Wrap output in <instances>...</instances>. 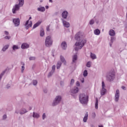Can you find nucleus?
I'll list each match as a JSON object with an SVG mask.
<instances>
[{
	"instance_id": "36",
	"label": "nucleus",
	"mask_w": 127,
	"mask_h": 127,
	"mask_svg": "<svg viewBox=\"0 0 127 127\" xmlns=\"http://www.w3.org/2000/svg\"><path fill=\"white\" fill-rule=\"evenodd\" d=\"M36 59V58L35 57H33V56L30 57L29 58V60H30V61H34Z\"/></svg>"
},
{
	"instance_id": "30",
	"label": "nucleus",
	"mask_w": 127,
	"mask_h": 127,
	"mask_svg": "<svg viewBox=\"0 0 127 127\" xmlns=\"http://www.w3.org/2000/svg\"><path fill=\"white\" fill-rule=\"evenodd\" d=\"M86 66L87 67V68H91V67H92V62H87L86 63Z\"/></svg>"
},
{
	"instance_id": "9",
	"label": "nucleus",
	"mask_w": 127,
	"mask_h": 127,
	"mask_svg": "<svg viewBox=\"0 0 127 127\" xmlns=\"http://www.w3.org/2000/svg\"><path fill=\"white\" fill-rule=\"evenodd\" d=\"M71 95L72 97H75V94L79 93V87L75 86L70 90Z\"/></svg>"
},
{
	"instance_id": "25",
	"label": "nucleus",
	"mask_w": 127,
	"mask_h": 127,
	"mask_svg": "<svg viewBox=\"0 0 127 127\" xmlns=\"http://www.w3.org/2000/svg\"><path fill=\"white\" fill-rule=\"evenodd\" d=\"M90 58L92 59V60H95L97 59V56L96 54L93 53H90Z\"/></svg>"
},
{
	"instance_id": "5",
	"label": "nucleus",
	"mask_w": 127,
	"mask_h": 127,
	"mask_svg": "<svg viewBox=\"0 0 127 127\" xmlns=\"http://www.w3.org/2000/svg\"><path fill=\"white\" fill-rule=\"evenodd\" d=\"M116 74L115 71L112 70L110 71L106 76V79L109 82H113V80H114Z\"/></svg>"
},
{
	"instance_id": "33",
	"label": "nucleus",
	"mask_w": 127,
	"mask_h": 127,
	"mask_svg": "<svg viewBox=\"0 0 127 127\" xmlns=\"http://www.w3.org/2000/svg\"><path fill=\"white\" fill-rule=\"evenodd\" d=\"M33 117L35 119H38V118H39L40 116H39V114H38V113L34 112L33 113Z\"/></svg>"
},
{
	"instance_id": "46",
	"label": "nucleus",
	"mask_w": 127,
	"mask_h": 127,
	"mask_svg": "<svg viewBox=\"0 0 127 127\" xmlns=\"http://www.w3.org/2000/svg\"><path fill=\"white\" fill-rule=\"evenodd\" d=\"M75 82V80L73 79H72L70 81V85H73Z\"/></svg>"
},
{
	"instance_id": "28",
	"label": "nucleus",
	"mask_w": 127,
	"mask_h": 127,
	"mask_svg": "<svg viewBox=\"0 0 127 127\" xmlns=\"http://www.w3.org/2000/svg\"><path fill=\"white\" fill-rule=\"evenodd\" d=\"M26 113H27V111H26V109L24 108H23L20 110V115H24V114H26Z\"/></svg>"
},
{
	"instance_id": "2",
	"label": "nucleus",
	"mask_w": 127,
	"mask_h": 127,
	"mask_svg": "<svg viewBox=\"0 0 127 127\" xmlns=\"http://www.w3.org/2000/svg\"><path fill=\"white\" fill-rule=\"evenodd\" d=\"M89 100V96L87 93H82L79 95V100L82 105H87Z\"/></svg>"
},
{
	"instance_id": "55",
	"label": "nucleus",
	"mask_w": 127,
	"mask_h": 127,
	"mask_svg": "<svg viewBox=\"0 0 127 127\" xmlns=\"http://www.w3.org/2000/svg\"><path fill=\"white\" fill-rule=\"evenodd\" d=\"M49 26H48L47 27V31H49Z\"/></svg>"
},
{
	"instance_id": "32",
	"label": "nucleus",
	"mask_w": 127,
	"mask_h": 127,
	"mask_svg": "<svg viewBox=\"0 0 127 127\" xmlns=\"http://www.w3.org/2000/svg\"><path fill=\"white\" fill-rule=\"evenodd\" d=\"M21 65H22V66H21V73H23V72L24 71V69H25V67H24V65H25L24 63L22 62Z\"/></svg>"
},
{
	"instance_id": "1",
	"label": "nucleus",
	"mask_w": 127,
	"mask_h": 127,
	"mask_svg": "<svg viewBox=\"0 0 127 127\" xmlns=\"http://www.w3.org/2000/svg\"><path fill=\"white\" fill-rule=\"evenodd\" d=\"M74 38L77 41L74 45V51H73V53H77L78 51L80 50L84 47L87 42V40L85 38L84 33L82 32H77L75 35Z\"/></svg>"
},
{
	"instance_id": "8",
	"label": "nucleus",
	"mask_w": 127,
	"mask_h": 127,
	"mask_svg": "<svg viewBox=\"0 0 127 127\" xmlns=\"http://www.w3.org/2000/svg\"><path fill=\"white\" fill-rule=\"evenodd\" d=\"M120 89H116L114 95V101L115 103H119V101H120Z\"/></svg>"
},
{
	"instance_id": "53",
	"label": "nucleus",
	"mask_w": 127,
	"mask_h": 127,
	"mask_svg": "<svg viewBox=\"0 0 127 127\" xmlns=\"http://www.w3.org/2000/svg\"><path fill=\"white\" fill-rule=\"evenodd\" d=\"M95 22L97 24H98L99 23V20H96Z\"/></svg>"
},
{
	"instance_id": "40",
	"label": "nucleus",
	"mask_w": 127,
	"mask_h": 127,
	"mask_svg": "<svg viewBox=\"0 0 127 127\" xmlns=\"http://www.w3.org/2000/svg\"><path fill=\"white\" fill-rule=\"evenodd\" d=\"M47 118V115L46 113H44L42 115V119L43 120H45V119Z\"/></svg>"
},
{
	"instance_id": "29",
	"label": "nucleus",
	"mask_w": 127,
	"mask_h": 127,
	"mask_svg": "<svg viewBox=\"0 0 127 127\" xmlns=\"http://www.w3.org/2000/svg\"><path fill=\"white\" fill-rule=\"evenodd\" d=\"M83 77H87L88 76V70L87 69H84L82 72Z\"/></svg>"
},
{
	"instance_id": "15",
	"label": "nucleus",
	"mask_w": 127,
	"mask_h": 127,
	"mask_svg": "<svg viewBox=\"0 0 127 127\" xmlns=\"http://www.w3.org/2000/svg\"><path fill=\"white\" fill-rule=\"evenodd\" d=\"M42 23V21L41 20H39L38 22H37L36 23H35L33 26V29H35V28H37V27H38L39 25L41 24Z\"/></svg>"
},
{
	"instance_id": "49",
	"label": "nucleus",
	"mask_w": 127,
	"mask_h": 127,
	"mask_svg": "<svg viewBox=\"0 0 127 127\" xmlns=\"http://www.w3.org/2000/svg\"><path fill=\"white\" fill-rule=\"evenodd\" d=\"M60 84H61V85L62 86H64V81H61Z\"/></svg>"
},
{
	"instance_id": "10",
	"label": "nucleus",
	"mask_w": 127,
	"mask_h": 127,
	"mask_svg": "<svg viewBox=\"0 0 127 127\" xmlns=\"http://www.w3.org/2000/svg\"><path fill=\"white\" fill-rule=\"evenodd\" d=\"M25 28L28 29V28L32 26V21L27 20L24 24Z\"/></svg>"
},
{
	"instance_id": "43",
	"label": "nucleus",
	"mask_w": 127,
	"mask_h": 127,
	"mask_svg": "<svg viewBox=\"0 0 127 127\" xmlns=\"http://www.w3.org/2000/svg\"><path fill=\"white\" fill-rule=\"evenodd\" d=\"M4 73H5V71H3L0 74V80L1 79V77L4 75Z\"/></svg>"
},
{
	"instance_id": "19",
	"label": "nucleus",
	"mask_w": 127,
	"mask_h": 127,
	"mask_svg": "<svg viewBox=\"0 0 127 127\" xmlns=\"http://www.w3.org/2000/svg\"><path fill=\"white\" fill-rule=\"evenodd\" d=\"M77 59L78 56H77V55H74L72 56V64H74V63H76V62H77Z\"/></svg>"
},
{
	"instance_id": "21",
	"label": "nucleus",
	"mask_w": 127,
	"mask_h": 127,
	"mask_svg": "<svg viewBox=\"0 0 127 127\" xmlns=\"http://www.w3.org/2000/svg\"><path fill=\"white\" fill-rule=\"evenodd\" d=\"M12 49L13 51H16V50L19 49V46H18V45H13Z\"/></svg>"
},
{
	"instance_id": "17",
	"label": "nucleus",
	"mask_w": 127,
	"mask_h": 127,
	"mask_svg": "<svg viewBox=\"0 0 127 127\" xmlns=\"http://www.w3.org/2000/svg\"><path fill=\"white\" fill-rule=\"evenodd\" d=\"M60 59L61 62L64 64V65H66V64H67V62L63 56H60Z\"/></svg>"
},
{
	"instance_id": "27",
	"label": "nucleus",
	"mask_w": 127,
	"mask_h": 127,
	"mask_svg": "<svg viewBox=\"0 0 127 127\" xmlns=\"http://www.w3.org/2000/svg\"><path fill=\"white\" fill-rule=\"evenodd\" d=\"M94 33L95 35H100V34L101 33V31L99 29H96L94 30Z\"/></svg>"
},
{
	"instance_id": "20",
	"label": "nucleus",
	"mask_w": 127,
	"mask_h": 127,
	"mask_svg": "<svg viewBox=\"0 0 127 127\" xmlns=\"http://www.w3.org/2000/svg\"><path fill=\"white\" fill-rule=\"evenodd\" d=\"M56 68V66H55V65H53L52 66V71L48 74L49 77L51 76L52 75V74H53V73H54Z\"/></svg>"
},
{
	"instance_id": "16",
	"label": "nucleus",
	"mask_w": 127,
	"mask_h": 127,
	"mask_svg": "<svg viewBox=\"0 0 127 127\" xmlns=\"http://www.w3.org/2000/svg\"><path fill=\"white\" fill-rule=\"evenodd\" d=\"M21 48L22 49H27V48H29V44L26 43H23L21 46Z\"/></svg>"
},
{
	"instance_id": "31",
	"label": "nucleus",
	"mask_w": 127,
	"mask_h": 127,
	"mask_svg": "<svg viewBox=\"0 0 127 127\" xmlns=\"http://www.w3.org/2000/svg\"><path fill=\"white\" fill-rule=\"evenodd\" d=\"M37 10H38V11H45V7H43V6H41L40 7L37 8Z\"/></svg>"
},
{
	"instance_id": "3",
	"label": "nucleus",
	"mask_w": 127,
	"mask_h": 127,
	"mask_svg": "<svg viewBox=\"0 0 127 127\" xmlns=\"http://www.w3.org/2000/svg\"><path fill=\"white\" fill-rule=\"evenodd\" d=\"M18 4H16L13 7L12 12L13 13H16V11L19 9L20 7L23 6V4H24V0H18Z\"/></svg>"
},
{
	"instance_id": "23",
	"label": "nucleus",
	"mask_w": 127,
	"mask_h": 127,
	"mask_svg": "<svg viewBox=\"0 0 127 127\" xmlns=\"http://www.w3.org/2000/svg\"><path fill=\"white\" fill-rule=\"evenodd\" d=\"M116 41V38L114 37H111L110 39V42L109 43V45L110 47H112V46L113 45V43H114V42Z\"/></svg>"
},
{
	"instance_id": "34",
	"label": "nucleus",
	"mask_w": 127,
	"mask_h": 127,
	"mask_svg": "<svg viewBox=\"0 0 127 127\" xmlns=\"http://www.w3.org/2000/svg\"><path fill=\"white\" fill-rule=\"evenodd\" d=\"M62 65V63L61 62H58L57 64V69H59Z\"/></svg>"
},
{
	"instance_id": "51",
	"label": "nucleus",
	"mask_w": 127,
	"mask_h": 127,
	"mask_svg": "<svg viewBox=\"0 0 127 127\" xmlns=\"http://www.w3.org/2000/svg\"><path fill=\"white\" fill-rule=\"evenodd\" d=\"M32 17H31V16H30L29 17V19H28V20H29V21H32L31 20H32Z\"/></svg>"
},
{
	"instance_id": "18",
	"label": "nucleus",
	"mask_w": 127,
	"mask_h": 127,
	"mask_svg": "<svg viewBox=\"0 0 127 127\" xmlns=\"http://www.w3.org/2000/svg\"><path fill=\"white\" fill-rule=\"evenodd\" d=\"M9 47V45L8 44L5 45L4 46H3V47L1 50V52H5L6 50L8 49Z\"/></svg>"
},
{
	"instance_id": "11",
	"label": "nucleus",
	"mask_w": 127,
	"mask_h": 127,
	"mask_svg": "<svg viewBox=\"0 0 127 127\" xmlns=\"http://www.w3.org/2000/svg\"><path fill=\"white\" fill-rule=\"evenodd\" d=\"M61 47L63 50H66L67 49V47H68L67 43L65 41L62 42L61 44Z\"/></svg>"
},
{
	"instance_id": "35",
	"label": "nucleus",
	"mask_w": 127,
	"mask_h": 127,
	"mask_svg": "<svg viewBox=\"0 0 127 127\" xmlns=\"http://www.w3.org/2000/svg\"><path fill=\"white\" fill-rule=\"evenodd\" d=\"M94 23H95V20L92 19H91L89 22V24L90 25H93V24H94Z\"/></svg>"
},
{
	"instance_id": "7",
	"label": "nucleus",
	"mask_w": 127,
	"mask_h": 127,
	"mask_svg": "<svg viewBox=\"0 0 127 127\" xmlns=\"http://www.w3.org/2000/svg\"><path fill=\"white\" fill-rule=\"evenodd\" d=\"M106 93H107V87L106 86V84H105V82L102 81L100 94L101 96H105V95H106Z\"/></svg>"
},
{
	"instance_id": "38",
	"label": "nucleus",
	"mask_w": 127,
	"mask_h": 127,
	"mask_svg": "<svg viewBox=\"0 0 127 127\" xmlns=\"http://www.w3.org/2000/svg\"><path fill=\"white\" fill-rule=\"evenodd\" d=\"M4 39H7V40H9L10 39V36L9 35L5 36L4 37Z\"/></svg>"
},
{
	"instance_id": "24",
	"label": "nucleus",
	"mask_w": 127,
	"mask_h": 127,
	"mask_svg": "<svg viewBox=\"0 0 127 127\" xmlns=\"http://www.w3.org/2000/svg\"><path fill=\"white\" fill-rule=\"evenodd\" d=\"M44 35H45L44 29H43V28H41L40 31V36L41 37H44Z\"/></svg>"
},
{
	"instance_id": "50",
	"label": "nucleus",
	"mask_w": 127,
	"mask_h": 127,
	"mask_svg": "<svg viewBox=\"0 0 127 127\" xmlns=\"http://www.w3.org/2000/svg\"><path fill=\"white\" fill-rule=\"evenodd\" d=\"M121 88L123 90H127V88L126 87V86H123Z\"/></svg>"
},
{
	"instance_id": "13",
	"label": "nucleus",
	"mask_w": 127,
	"mask_h": 127,
	"mask_svg": "<svg viewBox=\"0 0 127 127\" xmlns=\"http://www.w3.org/2000/svg\"><path fill=\"white\" fill-rule=\"evenodd\" d=\"M63 24L64 27L66 28H69V27H70V23H69V22H67V21L65 20H63Z\"/></svg>"
},
{
	"instance_id": "37",
	"label": "nucleus",
	"mask_w": 127,
	"mask_h": 127,
	"mask_svg": "<svg viewBox=\"0 0 127 127\" xmlns=\"http://www.w3.org/2000/svg\"><path fill=\"white\" fill-rule=\"evenodd\" d=\"M98 99H96V102H95V108L96 110H98Z\"/></svg>"
},
{
	"instance_id": "42",
	"label": "nucleus",
	"mask_w": 127,
	"mask_h": 127,
	"mask_svg": "<svg viewBox=\"0 0 127 127\" xmlns=\"http://www.w3.org/2000/svg\"><path fill=\"white\" fill-rule=\"evenodd\" d=\"M33 84L34 86H36V85H37V80H34L33 81Z\"/></svg>"
},
{
	"instance_id": "44",
	"label": "nucleus",
	"mask_w": 127,
	"mask_h": 127,
	"mask_svg": "<svg viewBox=\"0 0 127 127\" xmlns=\"http://www.w3.org/2000/svg\"><path fill=\"white\" fill-rule=\"evenodd\" d=\"M76 85L77 86V87H80V86H81V83H80L79 81H76Z\"/></svg>"
},
{
	"instance_id": "54",
	"label": "nucleus",
	"mask_w": 127,
	"mask_h": 127,
	"mask_svg": "<svg viewBox=\"0 0 127 127\" xmlns=\"http://www.w3.org/2000/svg\"><path fill=\"white\" fill-rule=\"evenodd\" d=\"M46 9H48L49 8V6L48 5L46 6Z\"/></svg>"
},
{
	"instance_id": "22",
	"label": "nucleus",
	"mask_w": 127,
	"mask_h": 127,
	"mask_svg": "<svg viewBox=\"0 0 127 127\" xmlns=\"http://www.w3.org/2000/svg\"><path fill=\"white\" fill-rule=\"evenodd\" d=\"M88 117H89V114H88V112H86L83 119V123H87V121H88Z\"/></svg>"
},
{
	"instance_id": "57",
	"label": "nucleus",
	"mask_w": 127,
	"mask_h": 127,
	"mask_svg": "<svg viewBox=\"0 0 127 127\" xmlns=\"http://www.w3.org/2000/svg\"><path fill=\"white\" fill-rule=\"evenodd\" d=\"M10 87V85L8 84L7 86V88H9Z\"/></svg>"
},
{
	"instance_id": "26",
	"label": "nucleus",
	"mask_w": 127,
	"mask_h": 127,
	"mask_svg": "<svg viewBox=\"0 0 127 127\" xmlns=\"http://www.w3.org/2000/svg\"><path fill=\"white\" fill-rule=\"evenodd\" d=\"M109 34L110 36H115V35H116V32H115V30L111 29L109 32Z\"/></svg>"
},
{
	"instance_id": "4",
	"label": "nucleus",
	"mask_w": 127,
	"mask_h": 127,
	"mask_svg": "<svg viewBox=\"0 0 127 127\" xmlns=\"http://www.w3.org/2000/svg\"><path fill=\"white\" fill-rule=\"evenodd\" d=\"M53 44V39L51 36H48L46 37L45 45L46 47H51Z\"/></svg>"
},
{
	"instance_id": "45",
	"label": "nucleus",
	"mask_w": 127,
	"mask_h": 127,
	"mask_svg": "<svg viewBox=\"0 0 127 127\" xmlns=\"http://www.w3.org/2000/svg\"><path fill=\"white\" fill-rule=\"evenodd\" d=\"M15 114H19V113H20V111L19 110V109H17L15 110Z\"/></svg>"
},
{
	"instance_id": "12",
	"label": "nucleus",
	"mask_w": 127,
	"mask_h": 127,
	"mask_svg": "<svg viewBox=\"0 0 127 127\" xmlns=\"http://www.w3.org/2000/svg\"><path fill=\"white\" fill-rule=\"evenodd\" d=\"M13 22L15 26H18L20 24V20L19 18H14L13 19Z\"/></svg>"
},
{
	"instance_id": "14",
	"label": "nucleus",
	"mask_w": 127,
	"mask_h": 127,
	"mask_svg": "<svg viewBox=\"0 0 127 127\" xmlns=\"http://www.w3.org/2000/svg\"><path fill=\"white\" fill-rule=\"evenodd\" d=\"M69 13L67 11H64L62 13V16L64 19H66L68 16Z\"/></svg>"
},
{
	"instance_id": "48",
	"label": "nucleus",
	"mask_w": 127,
	"mask_h": 127,
	"mask_svg": "<svg viewBox=\"0 0 127 127\" xmlns=\"http://www.w3.org/2000/svg\"><path fill=\"white\" fill-rule=\"evenodd\" d=\"M6 118H7V116H6V115H4L2 117V119L3 120H6Z\"/></svg>"
},
{
	"instance_id": "47",
	"label": "nucleus",
	"mask_w": 127,
	"mask_h": 127,
	"mask_svg": "<svg viewBox=\"0 0 127 127\" xmlns=\"http://www.w3.org/2000/svg\"><path fill=\"white\" fill-rule=\"evenodd\" d=\"M80 82L81 83H84L85 82V78H82V79H80Z\"/></svg>"
},
{
	"instance_id": "58",
	"label": "nucleus",
	"mask_w": 127,
	"mask_h": 127,
	"mask_svg": "<svg viewBox=\"0 0 127 127\" xmlns=\"http://www.w3.org/2000/svg\"><path fill=\"white\" fill-rule=\"evenodd\" d=\"M42 2V1H41V2Z\"/></svg>"
},
{
	"instance_id": "52",
	"label": "nucleus",
	"mask_w": 127,
	"mask_h": 127,
	"mask_svg": "<svg viewBox=\"0 0 127 127\" xmlns=\"http://www.w3.org/2000/svg\"><path fill=\"white\" fill-rule=\"evenodd\" d=\"M49 2L52 3L53 2V0H49Z\"/></svg>"
},
{
	"instance_id": "6",
	"label": "nucleus",
	"mask_w": 127,
	"mask_h": 127,
	"mask_svg": "<svg viewBox=\"0 0 127 127\" xmlns=\"http://www.w3.org/2000/svg\"><path fill=\"white\" fill-rule=\"evenodd\" d=\"M61 101H62V96L61 95L56 96L52 103L53 107H55V106L59 105L61 103Z\"/></svg>"
},
{
	"instance_id": "41",
	"label": "nucleus",
	"mask_w": 127,
	"mask_h": 127,
	"mask_svg": "<svg viewBox=\"0 0 127 127\" xmlns=\"http://www.w3.org/2000/svg\"><path fill=\"white\" fill-rule=\"evenodd\" d=\"M4 35H5V36H6L7 35H9V32H8V31H4Z\"/></svg>"
},
{
	"instance_id": "39",
	"label": "nucleus",
	"mask_w": 127,
	"mask_h": 127,
	"mask_svg": "<svg viewBox=\"0 0 127 127\" xmlns=\"http://www.w3.org/2000/svg\"><path fill=\"white\" fill-rule=\"evenodd\" d=\"M91 116L92 119H95V118H96V113L95 112H93Z\"/></svg>"
},
{
	"instance_id": "56",
	"label": "nucleus",
	"mask_w": 127,
	"mask_h": 127,
	"mask_svg": "<svg viewBox=\"0 0 127 127\" xmlns=\"http://www.w3.org/2000/svg\"><path fill=\"white\" fill-rule=\"evenodd\" d=\"M98 127H104V126L103 125H99Z\"/></svg>"
}]
</instances>
